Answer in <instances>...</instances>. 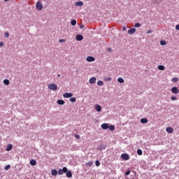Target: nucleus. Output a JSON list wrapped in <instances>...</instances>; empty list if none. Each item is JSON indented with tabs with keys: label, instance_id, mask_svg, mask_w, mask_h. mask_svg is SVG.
Listing matches in <instances>:
<instances>
[{
	"label": "nucleus",
	"instance_id": "f257e3e1",
	"mask_svg": "<svg viewBox=\"0 0 179 179\" xmlns=\"http://www.w3.org/2000/svg\"><path fill=\"white\" fill-rule=\"evenodd\" d=\"M120 157L123 159L124 161H128L130 159V156L128 153H122L121 154Z\"/></svg>",
	"mask_w": 179,
	"mask_h": 179
},
{
	"label": "nucleus",
	"instance_id": "f03ea898",
	"mask_svg": "<svg viewBox=\"0 0 179 179\" xmlns=\"http://www.w3.org/2000/svg\"><path fill=\"white\" fill-rule=\"evenodd\" d=\"M48 88H49L51 90H57L58 89V87L55 83H52L48 85Z\"/></svg>",
	"mask_w": 179,
	"mask_h": 179
},
{
	"label": "nucleus",
	"instance_id": "7ed1b4c3",
	"mask_svg": "<svg viewBox=\"0 0 179 179\" xmlns=\"http://www.w3.org/2000/svg\"><path fill=\"white\" fill-rule=\"evenodd\" d=\"M171 91L172 92V93H173L174 94H179V89L178 87H172V89H171Z\"/></svg>",
	"mask_w": 179,
	"mask_h": 179
},
{
	"label": "nucleus",
	"instance_id": "20e7f679",
	"mask_svg": "<svg viewBox=\"0 0 179 179\" xmlns=\"http://www.w3.org/2000/svg\"><path fill=\"white\" fill-rule=\"evenodd\" d=\"M63 97H64V98L73 97V94L71 92H66V93L63 94Z\"/></svg>",
	"mask_w": 179,
	"mask_h": 179
},
{
	"label": "nucleus",
	"instance_id": "39448f33",
	"mask_svg": "<svg viewBox=\"0 0 179 179\" xmlns=\"http://www.w3.org/2000/svg\"><path fill=\"white\" fill-rule=\"evenodd\" d=\"M36 7L38 10H41L43 9V6L42 5L41 3L37 2L36 5Z\"/></svg>",
	"mask_w": 179,
	"mask_h": 179
},
{
	"label": "nucleus",
	"instance_id": "423d86ee",
	"mask_svg": "<svg viewBox=\"0 0 179 179\" xmlns=\"http://www.w3.org/2000/svg\"><path fill=\"white\" fill-rule=\"evenodd\" d=\"M86 60H87V62H94L96 59H95L93 57H92V56H87V58H86Z\"/></svg>",
	"mask_w": 179,
	"mask_h": 179
},
{
	"label": "nucleus",
	"instance_id": "0eeeda50",
	"mask_svg": "<svg viewBox=\"0 0 179 179\" xmlns=\"http://www.w3.org/2000/svg\"><path fill=\"white\" fill-rule=\"evenodd\" d=\"M96 82V77H92L89 79L90 84H94Z\"/></svg>",
	"mask_w": 179,
	"mask_h": 179
},
{
	"label": "nucleus",
	"instance_id": "6e6552de",
	"mask_svg": "<svg viewBox=\"0 0 179 179\" xmlns=\"http://www.w3.org/2000/svg\"><path fill=\"white\" fill-rule=\"evenodd\" d=\"M135 32H136V29H135V28H131V29H130L128 30V34H129V35H132V34H134Z\"/></svg>",
	"mask_w": 179,
	"mask_h": 179
},
{
	"label": "nucleus",
	"instance_id": "1a4fd4ad",
	"mask_svg": "<svg viewBox=\"0 0 179 179\" xmlns=\"http://www.w3.org/2000/svg\"><path fill=\"white\" fill-rule=\"evenodd\" d=\"M83 40V36L81 34L76 35V41H82Z\"/></svg>",
	"mask_w": 179,
	"mask_h": 179
},
{
	"label": "nucleus",
	"instance_id": "9d476101",
	"mask_svg": "<svg viewBox=\"0 0 179 179\" xmlns=\"http://www.w3.org/2000/svg\"><path fill=\"white\" fill-rule=\"evenodd\" d=\"M108 123H103L101 124V128L103 129V130H107L108 129Z\"/></svg>",
	"mask_w": 179,
	"mask_h": 179
},
{
	"label": "nucleus",
	"instance_id": "9b49d317",
	"mask_svg": "<svg viewBox=\"0 0 179 179\" xmlns=\"http://www.w3.org/2000/svg\"><path fill=\"white\" fill-rule=\"evenodd\" d=\"M106 148H107V145L106 144H103V145L98 147V149L99 150H106Z\"/></svg>",
	"mask_w": 179,
	"mask_h": 179
},
{
	"label": "nucleus",
	"instance_id": "f8f14e48",
	"mask_svg": "<svg viewBox=\"0 0 179 179\" xmlns=\"http://www.w3.org/2000/svg\"><path fill=\"white\" fill-rule=\"evenodd\" d=\"M166 131L168 134H173L174 131V130L172 127H167Z\"/></svg>",
	"mask_w": 179,
	"mask_h": 179
},
{
	"label": "nucleus",
	"instance_id": "ddd939ff",
	"mask_svg": "<svg viewBox=\"0 0 179 179\" xmlns=\"http://www.w3.org/2000/svg\"><path fill=\"white\" fill-rule=\"evenodd\" d=\"M13 148V145H12L11 144H8V145H7V147H6V151L9 152V151H10Z\"/></svg>",
	"mask_w": 179,
	"mask_h": 179
},
{
	"label": "nucleus",
	"instance_id": "4468645a",
	"mask_svg": "<svg viewBox=\"0 0 179 179\" xmlns=\"http://www.w3.org/2000/svg\"><path fill=\"white\" fill-rule=\"evenodd\" d=\"M29 164L32 166H35L37 164V161H36L35 159H31Z\"/></svg>",
	"mask_w": 179,
	"mask_h": 179
},
{
	"label": "nucleus",
	"instance_id": "2eb2a0df",
	"mask_svg": "<svg viewBox=\"0 0 179 179\" xmlns=\"http://www.w3.org/2000/svg\"><path fill=\"white\" fill-rule=\"evenodd\" d=\"M51 173L52 176H56L58 174V171L56 169H52Z\"/></svg>",
	"mask_w": 179,
	"mask_h": 179
},
{
	"label": "nucleus",
	"instance_id": "dca6fc26",
	"mask_svg": "<svg viewBox=\"0 0 179 179\" xmlns=\"http://www.w3.org/2000/svg\"><path fill=\"white\" fill-rule=\"evenodd\" d=\"M57 103L59 105H64V104H65V101L63 99H58L57 100Z\"/></svg>",
	"mask_w": 179,
	"mask_h": 179
},
{
	"label": "nucleus",
	"instance_id": "f3484780",
	"mask_svg": "<svg viewBox=\"0 0 179 179\" xmlns=\"http://www.w3.org/2000/svg\"><path fill=\"white\" fill-rule=\"evenodd\" d=\"M72 176H73V175H72L71 171H69L66 173V177H67L68 178H71Z\"/></svg>",
	"mask_w": 179,
	"mask_h": 179
},
{
	"label": "nucleus",
	"instance_id": "a211bd4d",
	"mask_svg": "<svg viewBox=\"0 0 179 179\" xmlns=\"http://www.w3.org/2000/svg\"><path fill=\"white\" fill-rule=\"evenodd\" d=\"M95 110H96V111L100 112V111H101V107L99 105H96Z\"/></svg>",
	"mask_w": 179,
	"mask_h": 179
},
{
	"label": "nucleus",
	"instance_id": "6ab92c4d",
	"mask_svg": "<svg viewBox=\"0 0 179 179\" xmlns=\"http://www.w3.org/2000/svg\"><path fill=\"white\" fill-rule=\"evenodd\" d=\"M148 122V120L147 118H142V119L141 120V122L142 124H147Z\"/></svg>",
	"mask_w": 179,
	"mask_h": 179
},
{
	"label": "nucleus",
	"instance_id": "aec40b11",
	"mask_svg": "<svg viewBox=\"0 0 179 179\" xmlns=\"http://www.w3.org/2000/svg\"><path fill=\"white\" fill-rule=\"evenodd\" d=\"M96 84L100 87H103L104 85V83L101 80H99L98 83H96Z\"/></svg>",
	"mask_w": 179,
	"mask_h": 179
},
{
	"label": "nucleus",
	"instance_id": "412c9836",
	"mask_svg": "<svg viewBox=\"0 0 179 179\" xmlns=\"http://www.w3.org/2000/svg\"><path fill=\"white\" fill-rule=\"evenodd\" d=\"M108 129L110 131H113L115 130V127L114 125L111 124V125L108 126Z\"/></svg>",
	"mask_w": 179,
	"mask_h": 179
},
{
	"label": "nucleus",
	"instance_id": "4be33fe9",
	"mask_svg": "<svg viewBox=\"0 0 179 179\" xmlns=\"http://www.w3.org/2000/svg\"><path fill=\"white\" fill-rule=\"evenodd\" d=\"M117 81H118V83H124V79H123L122 78H121V77H119V78H117Z\"/></svg>",
	"mask_w": 179,
	"mask_h": 179
},
{
	"label": "nucleus",
	"instance_id": "5701e85b",
	"mask_svg": "<svg viewBox=\"0 0 179 179\" xmlns=\"http://www.w3.org/2000/svg\"><path fill=\"white\" fill-rule=\"evenodd\" d=\"M10 83V81L8 79H4L3 80V84L6 85H8Z\"/></svg>",
	"mask_w": 179,
	"mask_h": 179
},
{
	"label": "nucleus",
	"instance_id": "b1692460",
	"mask_svg": "<svg viewBox=\"0 0 179 179\" xmlns=\"http://www.w3.org/2000/svg\"><path fill=\"white\" fill-rule=\"evenodd\" d=\"M137 155L138 156H141L143 155V152H142L141 149H137Z\"/></svg>",
	"mask_w": 179,
	"mask_h": 179
},
{
	"label": "nucleus",
	"instance_id": "393cba45",
	"mask_svg": "<svg viewBox=\"0 0 179 179\" xmlns=\"http://www.w3.org/2000/svg\"><path fill=\"white\" fill-rule=\"evenodd\" d=\"M83 6V3L82 1H78L76 3V6Z\"/></svg>",
	"mask_w": 179,
	"mask_h": 179
},
{
	"label": "nucleus",
	"instance_id": "a878e982",
	"mask_svg": "<svg viewBox=\"0 0 179 179\" xmlns=\"http://www.w3.org/2000/svg\"><path fill=\"white\" fill-rule=\"evenodd\" d=\"M158 69L160 71H164L165 69V66L163 65H159V66H158Z\"/></svg>",
	"mask_w": 179,
	"mask_h": 179
},
{
	"label": "nucleus",
	"instance_id": "bb28decb",
	"mask_svg": "<svg viewBox=\"0 0 179 179\" xmlns=\"http://www.w3.org/2000/svg\"><path fill=\"white\" fill-rule=\"evenodd\" d=\"M76 20H72L71 21V24L72 25V26H76Z\"/></svg>",
	"mask_w": 179,
	"mask_h": 179
},
{
	"label": "nucleus",
	"instance_id": "cd10ccee",
	"mask_svg": "<svg viewBox=\"0 0 179 179\" xmlns=\"http://www.w3.org/2000/svg\"><path fill=\"white\" fill-rule=\"evenodd\" d=\"M105 81L110 82L112 81L113 78L112 77H107L104 78Z\"/></svg>",
	"mask_w": 179,
	"mask_h": 179
},
{
	"label": "nucleus",
	"instance_id": "c85d7f7f",
	"mask_svg": "<svg viewBox=\"0 0 179 179\" xmlns=\"http://www.w3.org/2000/svg\"><path fill=\"white\" fill-rule=\"evenodd\" d=\"M57 174H59V175H63L64 174V171H63L62 169H59V171H57Z\"/></svg>",
	"mask_w": 179,
	"mask_h": 179
},
{
	"label": "nucleus",
	"instance_id": "c756f323",
	"mask_svg": "<svg viewBox=\"0 0 179 179\" xmlns=\"http://www.w3.org/2000/svg\"><path fill=\"white\" fill-rule=\"evenodd\" d=\"M93 164V162L92 161H89L87 163H86V165L88 166H92Z\"/></svg>",
	"mask_w": 179,
	"mask_h": 179
},
{
	"label": "nucleus",
	"instance_id": "7c9ffc66",
	"mask_svg": "<svg viewBox=\"0 0 179 179\" xmlns=\"http://www.w3.org/2000/svg\"><path fill=\"white\" fill-rule=\"evenodd\" d=\"M69 101L71 102V103H75L76 101V99L75 97H72L69 99Z\"/></svg>",
	"mask_w": 179,
	"mask_h": 179
},
{
	"label": "nucleus",
	"instance_id": "2f4dec72",
	"mask_svg": "<svg viewBox=\"0 0 179 179\" xmlns=\"http://www.w3.org/2000/svg\"><path fill=\"white\" fill-rule=\"evenodd\" d=\"M178 80H179V79L177 77H174L172 79V81L174 82V83L178 82Z\"/></svg>",
	"mask_w": 179,
	"mask_h": 179
},
{
	"label": "nucleus",
	"instance_id": "473e14b6",
	"mask_svg": "<svg viewBox=\"0 0 179 179\" xmlns=\"http://www.w3.org/2000/svg\"><path fill=\"white\" fill-rule=\"evenodd\" d=\"M95 165H96V166H98V167L100 166V162H99V160L96 159V160L95 161Z\"/></svg>",
	"mask_w": 179,
	"mask_h": 179
},
{
	"label": "nucleus",
	"instance_id": "72a5a7b5",
	"mask_svg": "<svg viewBox=\"0 0 179 179\" xmlns=\"http://www.w3.org/2000/svg\"><path fill=\"white\" fill-rule=\"evenodd\" d=\"M141 27V24L140 23H136L134 25L135 28H140Z\"/></svg>",
	"mask_w": 179,
	"mask_h": 179
},
{
	"label": "nucleus",
	"instance_id": "f704fd0d",
	"mask_svg": "<svg viewBox=\"0 0 179 179\" xmlns=\"http://www.w3.org/2000/svg\"><path fill=\"white\" fill-rule=\"evenodd\" d=\"M166 44V41H160V45H165Z\"/></svg>",
	"mask_w": 179,
	"mask_h": 179
},
{
	"label": "nucleus",
	"instance_id": "c9c22d12",
	"mask_svg": "<svg viewBox=\"0 0 179 179\" xmlns=\"http://www.w3.org/2000/svg\"><path fill=\"white\" fill-rule=\"evenodd\" d=\"M62 169L63 171V173H67L69 171L66 167H64Z\"/></svg>",
	"mask_w": 179,
	"mask_h": 179
},
{
	"label": "nucleus",
	"instance_id": "e433bc0d",
	"mask_svg": "<svg viewBox=\"0 0 179 179\" xmlns=\"http://www.w3.org/2000/svg\"><path fill=\"white\" fill-rule=\"evenodd\" d=\"M10 168V166L8 164L5 166L4 169L5 171H8Z\"/></svg>",
	"mask_w": 179,
	"mask_h": 179
},
{
	"label": "nucleus",
	"instance_id": "4c0bfd02",
	"mask_svg": "<svg viewBox=\"0 0 179 179\" xmlns=\"http://www.w3.org/2000/svg\"><path fill=\"white\" fill-rule=\"evenodd\" d=\"M177 99H178V98L176 96H171V100H172V101H176Z\"/></svg>",
	"mask_w": 179,
	"mask_h": 179
},
{
	"label": "nucleus",
	"instance_id": "58836bf2",
	"mask_svg": "<svg viewBox=\"0 0 179 179\" xmlns=\"http://www.w3.org/2000/svg\"><path fill=\"white\" fill-rule=\"evenodd\" d=\"M130 173H131V171H126V173H125V176H128L130 175Z\"/></svg>",
	"mask_w": 179,
	"mask_h": 179
},
{
	"label": "nucleus",
	"instance_id": "ea45409f",
	"mask_svg": "<svg viewBox=\"0 0 179 179\" xmlns=\"http://www.w3.org/2000/svg\"><path fill=\"white\" fill-rule=\"evenodd\" d=\"M9 36H10V34H9L8 32L5 33V34H4V36H5L6 38H8Z\"/></svg>",
	"mask_w": 179,
	"mask_h": 179
},
{
	"label": "nucleus",
	"instance_id": "a19ab883",
	"mask_svg": "<svg viewBox=\"0 0 179 179\" xmlns=\"http://www.w3.org/2000/svg\"><path fill=\"white\" fill-rule=\"evenodd\" d=\"M66 39H59V43H65Z\"/></svg>",
	"mask_w": 179,
	"mask_h": 179
},
{
	"label": "nucleus",
	"instance_id": "79ce46f5",
	"mask_svg": "<svg viewBox=\"0 0 179 179\" xmlns=\"http://www.w3.org/2000/svg\"><path fill=\"white\" fill-rule=\"evenodd\" d=\"M75 137H76L77 139H80V135H78V134H76V135L75 136Z\"/></svg>",
	"mask_w": 179,
	"mask_h": 179
},
{
	"label": "nucleus",
	"instance_id": "37998d69",
	"mask_svg": "<svg viewBox=\"0 0 179 179\" xmlns=\"http://www.w3.org/2000/svg\"><path fill=\"white\" fill-rule=\"evenodd\" d=\"M176 29L179 31V24L176 25Z\"/></svg>",
	"mask_w": 179,
	"mask_h": 179
},
{
	"label": "nucleus",
	"instance_id": "c03bdc74",
	"mask_svg": "<svg viewBox=\"0 0 179 179\" xmlns=\"http://www.w3.org/2000/svg\"><path fill=\"white\" fill-rule=\"evenodd\" d=\"M79 28L80 29H83L84 28V25H80Z\"/></svg>",
	"mask_w": 179,
	"mask_h": 179
},
{
	"label": "nucleus",
	"instance_id": "a18cd8bd",
	"mask_svg": "<svg viewBox=\"0 0 179 179\" xmlns=\"http://www.w3.org/2000/svg\"><path fill=\"white\" fill-rule=\"evenodd\" d=\"M122 29H123V31H126L127 27H126L125 26H124L123 28H122Z\"/></svg>",
	"mask_w": 179,
	"mask_h": 179
},
{
	"label": "nucleus",
	"instance_id": "49530a36",
	"mask_svg": "<svg viewBox=\"0 0 179 179\" xmlns=\"http://www.w3.org/2000/svg\"><path fill=\"white\" fill-rule=\"evenodd\" d=\"M3 45V42H1V43H0V47H2Z\"/></svg>",
	"mask_w": 179,
	"mask_h": 179
},
{
	"label": "nucleus",
	"instance_id": "de8ad7c7",
	"mask_svg": "<svg viewBox=\"0 0 179 179\" xmlns=\"http://www.w3.org/2000/svg\"><path fill=\"white\" fill-rule=\"evenodd\" d=\"M152 33V31L149 30L147 34H151Z\"/></svg>",
	"mask_w": 179,
	"mask_h": 179
},
{
	"label": "nucleus",
	"instance_id": "09e8293b",
	"mask_svg": "<svg viewBox=\"0 0 179 179\" xmlns=\"http://www.w3.org/2000/svg\"><path fill=\"white\" fill-rule=\"evenodd\" d=\"M110 50H111V49H110V48H109V49H108V52H111V51H110Z\"/></svg>",
	"mask_w": 179,
	"mask_h": 179
},
{
	"label": "nucleus",
	"instance_id": "8fccbe9b",
	"mask_svg": "<svg viewBox=\"0 0 179 179\" xmlns=\"http://www.w3.org/2000/svg\"><path fill=\"white\" fill-rule=\"evenodd\" d=\"M4 1L7 2V1H9L10 0H3Z\"/></svg>",
	"mask_w": 179,
	"mask_h": 179
},
{
	"label": "nucleus",
	"instance_id": "3c124183",
	"mask_svg": "<svg viewBox=\"0 0 179 179\" xmlns=\"http://www.w3.org/2000/svg\"><path fill=\"white\" fill-rule=\"evenodd\" d=\"M160 1H164V0H160Z\"/></svg>",
	"mask_w": 179,
	"mask_h": 179
}]
</instances>
